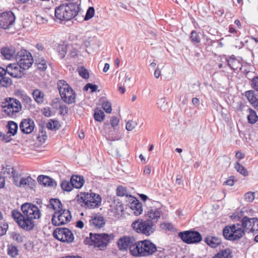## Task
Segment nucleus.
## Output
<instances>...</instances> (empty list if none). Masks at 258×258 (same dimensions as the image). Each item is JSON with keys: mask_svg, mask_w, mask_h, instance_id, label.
I'll return each instance as SVG.
<instances>
[{"mask_svg": "<svg viewBox=\"0 0 258 258\" xmlns=\"http://www.w3.org/2000/svg\"><path fill=\"white\" fill-rule=\"evenodd\" d=\"M84 224L82 221L79 220L76 222V226L79 228H83L84 227Z\"/></svg>", "mask_w": 258, "mask_h": 258, "instance_id": "774afa93", "label": "nucleus"}, {"mask_svg": "<svg viewBox=\"0 0 258 258\" xmlns=\"http://www.w3.org/2000/svg\"><path fill=\"white\" fill-rule=\"evenodd\" d=\"M59 109L61 114L64 115L68 113V109L65 105H60Z\"/></svg>", "mask_w": 258, "mask_h": 258, "instance_id": "bf43d9fd", "label": "nucleus"}, {"mask_svg": "<svg viewBox=\"0 0 258 258\" xmlns=\"http://www.w3.org/2000/svg\"><path fill=\"white\" fill-rule=\"evenodd\" d=\"M97 86L96 85H92L90 83L87 84L85 86L84 89L88 90L89 88L91 89L92 92H95L97 89Z\"/></svg>", "mask_w": 258, "mask_h": 258, "instance_id": "5fc2aeb1", "label": "nucleus"}, {"mask_svg": "<svg viewBox=\"0 0 258 258\" xmlns=\"http://www.w3.org/2000/svg\"><path fill=\"white\" fill-rule=\"evenodd\" d=\"M222 233L224 237L230 241L240 239L244 235V230L242 224H233L226 226L223 229Z\"/></svg>", "mask_w": 258, "mask_h": 258, "instance_id": "6e6552de", "label": "nucleus"}, {"mask_svg": "<svg viewBox=\"0 0 258 258\" xmlns=\"http://www.w3.org/2000/svg\"><path fill=\"white\" fill-rule=\"evenodd\" d=\"M251 86L255 91H258V76H255L251 79Z\"/></svg>", "mask_w": 258, "mask_h": 258, "instance_id": "864d4df0", "label": "nucleus"}, {"mask_svg": "<svg viewBox=\"0 0 258 258\" xmlns=\"http://www.w3.org/2000/svg\"><path fill=\"white\" fill-rule=\"evenodd\" d=\"M233 178L234 177L231 176L224 182V184L230 186H233L235 183V181Z\"/></svg>", "mask_w": 258, "mask_h": 258, "instance_id": "13d9d810", "label": "nucleus"}, {"mask_svg": "<svg viewBox=\"0 0 258 258\" xmlns=\"http://www.w3.org/2000/svg\"><path fill=\"white\" fill-rule=\"evenodd\" d=\"M33 97L38 104H42L44 101V93L39 89H35L33 92Z\"/></svg>", "mask_w": 258, "mask_h": 258, "instance_id": "c85d7f7f", "label": "nucleus"}, {"mask_svg": "<svg viewBox=\"0 0 258 258\" xmlns=\"http://www.w3.org/2000/svg\"><path fill=\"white\" fill-rule=\"evenodd\" d=\"M47 139V136L46 135L42 134L41 136L39 135L38 137V140L40 142L44 143Z\"/></svg>", "mask_w": 258, "mask_h": 258, "instance_id": "0e129e2a", "label": "nucleus"}, {"mask_svg": "<svg viewBox=\"0 0 258 258\" xmlns=\"http://www.w3.org/2000/svg\"><path fill=\"white\" fill-rule=\"evenodd\" d=\"M60 186L62 189L66 191H71L74 187L72 182L66 180L61 181Z\"/></svg>", "mask_w": 258, "mask_h": 258, "instance_id": "e433bc0d", "label": "nucleus"}, {"mask_svg": "<svg viewBox=\"0 0 258 258\" xmlns=\"http://www.w3.org/2000/svg\"><path fill=\"white\" fill-rule=\"evenodd\" d=\"M114 237L115 236L113 233L93 234L90 233L89 239L86 238L85 242L103 250L105 249L108 244L114 240Z\"/></svg>", "mask_w": 258, "mask_h": 258, "instance_id": "39448f33", "label": "nucleus"}, {"mask_svg": "<svg viewBox=\"0 0 258 258\" xmlns=\"http://www.w3.org/2000/svg\"><path fill=\"white\" fill-rule=\"evenodd\" d=\"M232 255L229 249H226L220 251L212 258H232Z\"/></svg>", "mask_w": 258, "mask_h": 258, "instance_id": "7c9ffc66", "label": "nucleus"}, {"mask_svg": "<svg viewBox=\"0 0 258 258\" xmlns=\"http://www.w3.org/2000/svg\"><path fill=\"white\" fill-rule=\"evenodd\" d=\"M179 236L186 243L191 244L200 242L202 237L201 234L195 231H185L180 232Z\"/></svg>", "mask_w": 258, "mask_h": 258, "instance_id": "4468645a", "label": "nucleus"}, {"mask_svg": "<svg viewBox=\"0 0 258 258\" xmlns=\"http://www.w3.org/2000/svg\"><path fill=\"white\" fill-rule=\"evenodd\" d=\"M241 222L244 232H246L253 234L258 232V218L244 216L242 218Z\"/></svg>", "mask_w": 258, "mask_h": 258, "instance_id": "f8f14e48", "label": "nucleus"}, {"mask_svg": "<svg viewBox=\"0 0 258 258\" xmlns=\"http://www.w3.org/2000/svg\"><path fill=\"white\" fill-rule=\"evenodd\" d=\"M79 74L83 78L87 79L89 77V74L86 69L81 67L78 69Z\"/></svg>", "mask_w": 258, "mask_h": 258, "instance_id": "49530a36", "label": "nucleus"}, {"mask_svg": "<svg viewBox=\"0 0 258 258\" xmlns=\"http://www.w3.org/2000/svg\"><path fill=\"white\" fill-rule=\"evenodd\" d=\"M4 172L5 173L7 172L9 175L12 176L13 178L15 184H17L18 175H16V172L13 167L10 165H7Z\"/></svg>", "mask_w": 258, "mask_h": 258, "instance_id": "f704fd0d", "label": "nucleus"}, {"mask_svg": "<svg viewBox=\"0 0 258 258\" xmlns=\"http://www.w3.org/2000/svg\"><path fill=\"white\" fill-rule=\"evenodd\" d=\"M19 61L18 63L24 70L28 69L33 62L31 54L25 49H21L18 52Z\"/></svg>", "mask_w": 258, "mask_h": 258, "instance_id": "2eb2a0df", "label": "nucleus"}, {"mask_svg": "<svg viewBox=\"0 0 258 258\" xmlns=\"http://www.w3.org/2000/svg\"><path fill=\"white\" fill-rule=\"evenodd\" d=\"M15 95L21 100L23 98V96H25L26 94H24L21 90H17L15 92Z\"/></svg>", "mask_w": 258, "mask_h": 258, "instance_id": "69168bd1", "label": "nucleus"}, {"mask_svg": "<svg viewBox=\"0 0 258 258\" xmlns=\"http://www.w3.org/2000/svg\"><path fill=\"white\" fill-rule=\"evenodd\" d=\"M164 214L161 208H149L145 211V216L154 225L163 218Z\"/></svg>", "mask_w": 258, "mask_h": 258, "instance_id": "dca6fc26", "label": "nucleus"}, {"mask_svg": "<svg viewBox=\"0 0 258 258\" xmlns=\"http://www.w3.org/2000/svg\"><path fill=\"white\" fill-rule=\"evenodd\" d=\"M157 250V246L153 242L149 239H144L136 241L132 253L136 257H148L153 255Z\"/></svg>", "mask_w": 258, "mask_h": 258, "instance_id": "7ed1b4c3", "label": "nucleus"}, {"mask_svg": "<svg viewBox=\"0 0 258 258\" xmlns=\"http://www.w3.org/2000/svg\"><path fill=\"white\" fill-rule=\"evenodd\" d=\"M151 167L149 166L145 167L144 170V174L145 175H149L151 173Z\"/></svg>", "mask_w": 258, "mask_h": 258, "instance_id": "338daca9", "label": "nucleus"}, {"mask_svg": "<svg viewBox=\"0 0 258 258\" xmlns=\"http://www.w3.org/2000/svg\"><path fill=\"white\" fill-rule=\"evenodd\" d=\"M245 96L249 103L258 111V94L253 90H248L245 92Z\"/></svg>", "mask_w": 258, "mask_h": 258, "instance_id": "4be33fe9", "label": "nucleus"}, {"mask_svg": "<svg viewBox=\"0 0 258 258\" xmlns=\"http://www.w3.org/2000/svg\"><path fill=\"white\" fill-rule=\"evenodd\" d=\"M244 154L240 151L236 152L235 154V157L238 160H241L244 158Z\"/></svg>", "mask_w": 258, "mask_h": 258, "instance_id": "052dcab7", "label": "nucleus"}, {"mask_svg": "<svg viewBox=\"0 0 258 258\" xmlns=\"http://www.w3.org/2000/svg\"><path fill=\"white\" fill-rule=\"evenodd\" d=\"M53 236L62 242L71 243L74 240L73 233L67 228H56L53 232Z\"/></svg>", "mask_w": 258, "mask_h": 258, "instance_id": "ddd939ff", "label": "nucleus"}, {"mask_svg": "<svg viewBox=\"0 0 258 258\" xmlns=\"http://www.w3.org/2000/svg\"><path fill=\"white\" fill-rule=\"evenodd\" d=\"M130 207L133 210L134 214L136 216H139L143 213V209L142 204L137 199L134 200L131 203Z\"/></svg>", "mask_w": 258, "mask_h": 258, "instance_id": "5701e85b", "label": "nucleus"}, {"mask_svg": "<svg viewBox=\"0 0 258 258\" xmlns=\"http://www.w3.org/2000/svg\"><path fill=\"white\" fill-rule=\"evenodd\" d=\"M160 226L163 229H165L166 230L173 231L174 229L173 225L170 223H162L161 224Z\"/></svg>", "mask_w": 258, "mask_h": 258, "instance_id": "603ef678", "label": "nucleus"}, {"mask_svg": "<svg viewBox=\"0 0 258 258\" xmlns=\"http://www.w3.org/2000/svg\"><path fill=\"white\" fill-rule=\"evenodd\" d=\"M136 238L133 236H124L121 237L116 243L120 250L126 251L128 249L130 254L133 255L132 251L136 246Z\"/></svg>", "mask_w": 258, "mask_h": 258, "instance_id": "9b49d317", "label": "nucleus"}, {"mask_svg": "<svg viewBox=\"0 0 258 258\" xmlns=\"http://www.w3.org/2000/svg\"><path fill=\"white\" fill-rule=\"evenodd\" d=\"M102 107L107 113H110L111 112V104L109 101H103L102 103Z\"/></svg>", "mask_w": 258, "mask_h": 258, "instance_id": "a18cd8bd", "label": "nucleus"}, {"mask_svg": "<svg viewBox=\"0 0 258 258\" xmlns=\"http://www.w3.org/2000/svg\"><path fill=\"white\" fill-rule=\"evenodd\" d=\"M137 122L133 120H129L125 124V128L128 131H132L137 125Z\"/></svg>", "mask_w": 258, "mask_h": 258, "instance_id": "c03bdc74", "label": "nucleus"}, {"mask_svg": "<svg viewBox=\"0 0 258 258\" xmlns=\"http://www.w3.org/2000/svg\"><path fill=\"white\" fill-rule=\"evenodd\" d=\"M73 186L76 188H81L85 183V180L82 176L74 175L71 178Z\"/></svg>", "mask_w": 258, "mask_h": 258, "instance_id": "b1692460", "label": "nucleus"}, {"mask_svg": "<svg viewBox=\"0 0 258 258\" xmlns=\"http://www.w3.org/2000/svg\"><path fill=\"white\" fill-rule=\"evenodd\" d=\"M190 39L191 42L194 44H198L201 41L200 36L199 33L195 30H193L191 32Z\"/></svg>", "mask_w": 258, "mask_h": 258, "instance_id": "ea45409f", "label": "nucleus"}, {"mask_svg": "<svg viewBox=\"0 0 258 258\" xmlns=\"http://www.w3.org/2000/svg\"><path fill=\"white\" fill-rule=\"evenodd\" d=\"M255 199V193L248 191L244 195V200L248 202H252Z\"/></svg>", "mask_w": 258, "mask_h": 258, "instance_id": "de8ad7c7", "label": "nucleus"}, {"mask_svg": "<svg viewBox=\"0 0 258 258\" xmlns=\"http://www.w3.org/2000/svg\"><path fill=\"white\" fill-rule=\"evenodd\" d=\"M21 100L26 106H30L32 104V100L27 94L25 96H23V98L21 99Z\"/></svg>", "mask_w": 258, "mask_h": 258, "instance_id": "09e8293b", "label": "nucleus"}, {"mask_svg": "<svg viewBox=\"0 0 258 258\" xmlns=\"http://www.w3.org/2000/svg\"><path fill=\"white\" fill-rule=\"evenodd\" d=\"M21 212L17 210L12 212V216L20 228L30 231L35 227L36 221L41 216L40 210L33 204L26 203L21 207Z\"/></svg>", "mask_w": 258, "mask_h": 258, "instance_id": "f257e3e1", "label": "nucleus"}, {"mask_svg": "<svg viewBox=\"0 0 258 258\" xmlns=\"http://www.w3.org/2000/svg\"><path fill=\"white\" fill-rule=\"evenodd\" d=\"M56 51L60 58H63L67 52V46L64 44H60L56 47Z\"/></svg>", "mask_w": 258, "mask_h": 258, "instance_id": "473e14b6", "label": "nucleus"}, {"mask_svg": "<svg viewBox=\"0 0 258 258\" xmlns=\"http://www.w3.org/2000/svg\"><path fill=\"white\" fill-rule=\"evenodd\" d=\"M94 117L95 120L102 122L105 118V114L104 112L100 109H96L94 111Z\"/></svg>", "mask_w": 258, "mask_h": 258, "instance_id": "4c0bfd02", "label": "nucleus"}, {"mask_svg": "<svg viewBox=\"0 0 258 258\" xmlns=\"http://www.w3.org/2000/svg\"><path fill=\"white\" fill-rule=\"evenodd\" d=\"M1 77L0 85L5 87L11 86L12 84V80L10 78L5 77V76Z\"/></svg>", "mask_w": 258, "mask_h": 258, "instance_id": "79ce46f5", "label": "nucleus"}, {"mask_svg": "<svg viewBox=\"0 0 258 258\" xmlns=\"http://www.w3.org/2000/svg\"><path fill=\"white\" fill-rule=\"evenodd\" d=\"M38 181L40 182V183L44 185V186L53 185V181H52V179L47 176H39L38 177Z\"/></svg>", "mask_w": 258, "mask_h": 258, "instance_id": "c756f323", "label": "nucleus"}, {"mask_svg": "<svg viewBox=\"0 0 258 258\" xmlns=\"http://www.w3.org/2000/svg\"><path fill=\"white\" fill-rule=\"evenodd\" d=\"M229 32L232 34L234 36H237V31L235 30V29L232 26H230L229 28Z\"/></svg>", "mask_w": 258, "mask_h": 258, "instance_id": "e2e57ef3", "label": "nucleus"}, {"mask_svg": "<svg viewBox=\"0 0 258 258\" xmlns=\"http://www.w3.org/2000/svg\"><path fill=\"white\" fill-rule=\"evenodd\" d=\"M46 126L48 129L51 130H57L60 128V124L57 120L51 119Z\"/></svg>", "mask_w": 258, "mask_h": 258, "instance_id": "58836bf2", "label": "nucleus"}, {"mask_svg": "<svg viewBox=\"0 0 258 258\" xmlns=\"http://www.w3.org/2000/svg\"><path fill=\"white\" fill-rule=\"evenodd\" d=\"M36 64L37 69L41 71H45L47 68L46 61L43 58H38L36 59Z\"/></svg>", "mask_w": 258, "mask_h": 258, "instance_id": "72a5a7b5", "label": "nucleus"}, {"mask_svg": "<svg viewBox=\"0 0 258 258\" xmlns=\"http://www.w3.org/2000/svg\"><path fill=\"white\" fill-rule=\"evenodd\" d=\"M116 194L118 196L123 197L127 195L126 188L122 186H119L116 189Z\"/></svg>", "mask_w": 258, "mask_h": 258, "instance_id": "8fccbe9b", "label": "nucleus"}, {"mask_svg": "<svg viewBox=\"0 0 258 258\" xmlns=\"http://www.w3.org/2000/svg\"><path fill=\"white\" fill-rule=\"evenodd\" d=\"M131 227L136 233L146 236H150L156 230V225L147 219L138 218L133 222Z\"/></svg>", "mask_w": 258, "mask_h": 258, "instance_id": "0eeeda50", "label": "nucleus"}, {"mask_svg": "<svg viewBox=\"0 0 258 258\" xmlns=\"http://www.w3.org/2000/svg\"><path fill=\"white\" fill-rule=\"evenodd\" d=\"M49 203L50 208L54 211L51 219L52 224L54 226L64 225L71 221L72 219L71 212L63 207L59 200L52 199Z\"/></svg>", "mask_w": 258, "mask_h": 258, "instance_id": "f03ea898", "label": "nucleus"}, {"mask_svg": "<svg viewBox=\"0 0 258 258\" xmlns=\"http://www.w3.org/2000/svg\"><path fill=\"white\" fill-rule=\"evenodd\" d=\"M205 242L210 246L213 248H216L221 244V240L218 237L208 236L206 238Z\"/></svg>", "mask_w": 258, "mask_h": 258, "instance_id": "393cba45", "label": "nucleus"}, {"mask_svg": "<svg viewBox=\"0 0 258 258\" xmlns=\"http://www.w3.org/2000/svg\"><path fill=\"white\" fill-rule=\"evenodd\" d=\"M18 181H17V184H16L17 186L22 187V186H25L27 185H29V183L32 181V178L31 177H28L27 178H22L20 179V181L19 182V177L18 176Z\"/></svg>", "mask_w": 258, "mask_h": 258, "instance_id": "a19ab883", "label": "nucleus"}, {"mask_svg": "<svg viewBox=\"0 0 258 258\" xmlns=\"http://www.w3.org/2000/svg\"><path fill=\"white\" fill-rule=\"evenodd\" d=\"M36 20L39 23H45L47 21L46 19L43 18L40 16H37Z\"/></svg>", "mask_w": 258, "mask_h": 258, "instance_id": "680f3d73", "label": "nucleus"}, {"mask_svg": "<svg viewBox=\"0 0 258 258\" xmlns=\"http://www.w3.org/2000/svg\"><path fill=\"white\" fill-rule=\"evenodd\" d=\"M234 168L236 171L239 172L240 174L246 176L248 175V172L246 169L239 162H237L234 165Z\"/></svg>", "mask_w": 258, "mask_h": 258, "instance_id": "c9c22d12", "label": "nucleus"}, {"mask_svg": "<svg viewBox=\"0 0 258 258\" xmlns=\"http://www.w3.org/2000/svg\"><path fill=\"white\" fill-rule=\"evenodd\" d=\"M78 13L76 6L72 4H62L55 9V17L60 21H68L76 17Z\"/></svg>", "mask_w": 258, "mask_h": 258, "instance_id": "423d86ee", "label": "nucleus"}, {"mask_svg": "<svg viewBox=\"0 0 258 258\" xmlns=\"http://www.w3.org/2000/svg\"><path fill=\"white\" fill-rule=\"evenodd\" d=\"M247 111L249 113L247 115L248 122L250 124H254L258 121V115L256 112L251 108H249Z\"/></svg>", "mask_w": 258, "mask_h": 258, "instance_id": "cd10ccee", "label": "nucleus"}, {"mask_svg": "<svg viewBox=\"0 0 258 258\" xmlns=\"http://www.w3.org/2000/svg\"><path fill=\"white\" fill-rule=\"evenodd\" d=\"M90 226L94 229H100L105 224V220L101 215H92L89 220Z\"/></svg>", "mask_w": 258, "mask_h": 258, "instance_id": "412c9836", "label": "nucleus"}, {"mask_svg": "<svg viewBox=\"0 0 258 258\" xmlns=\"http://www.w3.org/2000/svg\"><path fill=\"white\" fill-rule=\"evenodd\" d=\"M8 228V225L7 224L0 225V236H3L6 233Z\"/></svg>", "mask_w": 258, "mask_h": 258, "instance_id": "4d7b16f0", "label": "nucleus"}, {"mask_svg": "<svg viewBox=\"0 0 258 258\" xmlns=\"http://www.w3.org/2000/svg\"><path fill=\"white\" fill-rule=\"evenodd\" d=\"M0 52L4 59L13 60L18 56V52L15 47L12 45H5L0 49Z\"/></svg>", "mask_w": 258, "mask_h": 258, "instance_id": "6ab92c4d", "label": "nucleus"}, {"mask_svg": "<svg viewBox=\"0 0 258 258\" xmlns=\"http://www.w3.org/2000/svg\"><path fill=\"white\" fill-rule=\"evenodd\" d=\"M3 111L5 115L14 117L21 111V103L18 100L13 98H8L2 104Z\"/></svg>", "mask_w": 258, "mask_h": 258, "instance_id": "9d476101", "label": "nucleus"}, {"mask_svg": "<svg viewBox=\"0 0 258 258\" xmlns=\"http://www.w3.org/2000/svg\"><path fill=\"white\" fill-rule=\"evenodd\" d=\"M94 13H95V10H94V8L93 7H89V9L87 10V13H86V16L85 17V20H89L91 18H92L94 16Z\"/></svg>", "mask_w": 258, "mask_h": 258, "instance_id": "3c124183", "label": "nucleus"}, {"mask_svg": "<svg viewBox=\"0 0 258 258\" xmlns=\"http://www.w3.org/2000/svg\"><path fill=\"white\" fill-rule=\"evenodd\" d=\"M18 247L13 244L9 245L7 248V252L9 256L12 257H16L19 254Z\"/></svg>", "mask_w": 258, "mask_h": 258, "instance_id": "2f4dec72", "label": "nucleus"}, {"mask_svg": "<svg viewBox=\"0 0 258 258\" xmlns=\"http://www.w3.org/2000/svg\"><path fill=\"white\" fill-rule=\"evenodd\" d=\"M78 202L85 209H93L98 208L101 204L102 198L97 194L92 192H80L77 195Z\"/></svg>", "mask_w": 258, "mask_h": 258, "instance_id": "20e7f679", "label": "nucleus"}, {"mask_svg": "<svg viewBox=\"0 0 258 258\" xmlns=\"http://www.w3.org/2000/svg\"><path fill=\"white\" fill-rule=\"evenodd\" d=\"M11 237L14 241H16L18 243L22 242L24 239L23 236H22L20 233L15 232L12 233Z\"/></svg>", "mask_w": 258, "mask_h": 258, "instance_id": "37998d69", "label": "nucleus"}, {"mask_svg": "<svg viewBox=\"0 0 258 258\" xmlns=\"http://www.w3.org/2000/svg\"><path fill=\"white\" fill-rule=\"evenodd\" d=\"M228 66L233 70L241 69V65L239 61L234 57H230L226 59Z\"/></svg>", "mask_w": 258, "mask_h": 258, "instance_id": "a878e982", "label": "nucleus"}, {"mask_svg": "<svg viewBox=\"0 0 258 258\" xmlns=\"http://www.w3.org/2000/svg\"><path fill=\"white\" fill-rule=\"evenodd\" d=\"M119 120L116 117H112L110 119V122L112 127H115L118 125Z\"/></svg>", "mask_w": 258, "mask_h": 258, "instance_id": "6e6d98bb", "label": "nucleus"}, {"mask_svg": "<svg viewBox=\"0 0 258 258\" xmlns=\"http://www.w3.org/2000/svg\"><path fill=\"white\" fill-rule=\"evenodd\" d=\"M15 17L11 12H5L0 14V27L6 29L14 23Z\"/></svg>", "mask_w": 258, "mask_h": 258, "instance_id": "a211bd4d", "label": "nucleus"}, {"mask_svg": "<svg viewBox=\"0 0 258 258\" xmlns=\"http://www.w3.org/2000/svg\"><path fill=\"white\" fill-rule=\"evenodd\" d=\"M57 88L61 99L68 104L75 102L76 94L71 87L64 80L57 82Z\"/></svg>", "mask_w": 258, "mask_h": 258, "instance_id": "1a4fd4ad", "label": "nucleus"}, {"mask_svg": "<svg viewBox=\"0 0 258 258\" xmlns=\"http://www.w3.org/2000/svg\"><path fill=\"white\" fill-rule=\"evenodd\" d=\"M6 127L8 130L7 134H10L11 136H14L17 132L18 125L13 121H9Z\"/></svg>", "mask_w": 258, "mask_h": 258, "instance_id": "bb28decb", "label": "nucleus"}, {"mask_svg": "<svg viewBox=\"0 0 258 258\" xmlns=\"http://www.w3.org/2000/svg\"><path fill=\"white\" fill-rule=\"evenodd\" d=\"M35 128L34 121L30 118L23 119L20 123V129L21 131L26 134L31 133Z\"/></svg>", "mask_w": 258, "mask_h": 258, "instance_id": "aec40b11", "label": "nucleus"}, {"mask_svg": "<svg viewBox=\"0 0 258 258\" xmlns=\"http://www.w3.org/2000/svg\"><path fill=\"white\" fill-rule=\"evenodd\" d=\"M5 71L6 74L7 73L13 78H20L24 75V69L18 62L9 64Z\"/></svg>", "mask_w": 258, "mask_h": 258, "instance_id": "f3484780", "label": "nucleus"}]
</instances>
